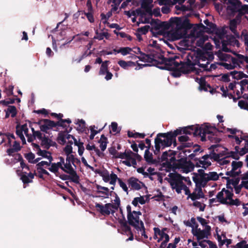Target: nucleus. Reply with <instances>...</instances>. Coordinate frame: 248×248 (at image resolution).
Listing matches in <instances>:
<instances>
[{"label": "nucleus", "mask_w": 248, "mask_h": 248, "mask_svg": "<svg viewBox=\"0 0 248 248\" xmlns=\"http://www.w3.org/2000/svg\"><path fill=\"white\" fill-rule=\"evenodd\" d=\"M141 8L145 10V13L149 14L150 16L153 15L152 10V6L150 5L149 3L143 2L141 5Z\"/></svg>", "instance_id": "obj_34"}, {"label": "nucleus", "mask_w": 248, "mask_h": 248, "mask_svg": "<svg viewBox=\"0 0 248 248\" xmlns=\"http://www.w3.org/2000/svg\"><path fill=\"white\" fill-rule=\"evenodd\" d=\"M96 187L97 189V192L104 194V197L105 198H108L109 196L112 195V193H115V192L113 191H110L108 187L102 186L99 185H96Z\"/></svg>", "instance_id": "obj_18"}, {"label": "nucleus", "mask_w": 248, "mask_h": 248, "mask_svg": "<svg viewBox=\"0 0 248 248\" xmlns=\"http://www.w3.org/2000/svg\"><path fill=\"white\" fill-rule=\"evenodd\" d=\"M117 180L118 181L120 187H122L124 191L126 192V193L128 194V190L126 184L124 182L121 178H118L116 174L112 172L111 173V180L109 182V184L113 186H115Z\"/></svg>", "instance_id": "obj_14"}, {"label": "nucleus", "mask_w": 248, "mask_h": 248, "mask_svg": "<svg viewBox=\"0 0 248 248\" xmlns=\"http://www.w3.org/2000/svg\"><path fill=\"white\" fill-rule=\"evenodd\" d=\"M220 157V154L216 153L215 150H213L211 152L210 158L213 159L215 161H218Z\"/></svg>", "instance_id": "obj_60"}, {"label": "nucleus", "mask_w": 248, "mask_h": 248, "mask_svg": "<svg viewBox=\"0 0 248 248\" xmlns=\"http://www.w3.org/2000/svg\"><path fill=\"white\" fill-rule=\"evenodd\" d=\"M136 231H138V233L140 232V234L142 236H143L144 238L146 239L148 238V236L145 232V229L144 226V223L142 221H140V224L139 225V228L136 227L134 228Z\"/></svg>", "instance_id": "obj_28"}, {"label": "nucleus", "mask_w": 248, "mask_h": 248, "mask_svg": "<svg viewBox=\"0 0 248 248\" xmlns=\"http://www.w3.org/2000/svg\"><path fill=\"white\" fill-rule=\"evenodd\" d=\"M108 71V66L102 64L99 71V74L100 75H105Z\"/></svg>", "instance_id": "obj_61"}, {"label": "nucleus", "mask_w": 248, "mask_h": 248, "mask_svg": "<svg viewBox=\"0 0 248 248\" xmlns=\"http://www.w3.org/2000/svg\"><path fill=\"white\" fill-rule=\"evenodd\" d=\"M118 64L123 69L127 70L129 67H134L136 65L135 62L132 61L126 62L124 60H120Z\"/></svg>", "instance_id": "obj_23"}, {"label": "nucleus", "mask_w": 248, "mask_h": 248, "mask_svg": "<svg viewBox=\"0 0 248 248\" xmlns=\"http://www.w3.org/2000/svg\"><path fill=\"white\" fill-rule=\"evenodd\" d=\"M184 133L186 135L193 134L194 137L199 136L201 138V140L205 141L206 140V135H211L214 134L217 132V129L215 126H211L208 124H206L200 126L199 125H192L184 127Z\"/></svg>", "instance_id": "obj_3"}, {"label": "nucleus", "mask_w": 248, "mask_h": 248, "mask_svg": "<svg viewBox=\"0 0 248 248\" xmlns=\"http://www.w3.org/2000/svg\"><path fill=\"white\" fill-rule=\"evenodd\" d=\"M170 24L172 26H175V31L174 35L176 39L183 37L182 31L186 32L188 30L192 28V25L189 23V20L187 17H172L169 20Z\"/></svg>", "instance_id": "obj_4"}, {"label": "nucleus", "mask_w": 248, "mask_h": 248, "mask_svg": "<svg viewBox=\"0 0 248 248\" xmlns=\"http://www.w3.org/2000/svg\"><path fill=\"white\" fill-rule=\"evenodd\" d=\"M98 142L100 143V147L101 150L104 151L106 149L107 143H108L107 138L104 135H102Z\"/></svg>", "instance_id": "obj_30"}, {"label": "nucleus", "mask_w": 248, "mask_h": 248, "mask_svg": "<svg viewBox=\"0 0 248 248\" xmlns=\"http://www.w3.org/2000/svg\"><path fill=\"white\" fill-rule=\"evenodd\" d=\"M201 165H202V168L206 169L207 168L211 165V162L209 161L202 160L201 159L198 158L195 163V166L198 168L201 167Z\"/></svg>", "instance_id": "obj_26"}, {"label": "nucleus", "mask_w": 248, "mask_h": 248, "mask_svg": "<svg viewBox=\"0 0 248 248\" xmlns=\"http://www.w3.org/2000/svg\"><path fill=\"white\" fill-rule=\"evenodd\" d=\"M63 151L66 155L71 154L73 153V148L72 146L68 144L66 145L63 149Z\"/></svg>", "instance_id": "obj_63"}, {"label": "nucleus", "mask_w": 248, "mask_h": 248, "mask_svg": "<svg viewBox=\"0 0 248 248\" xmlns=\"http://www.w3.org/2000/svg\"><path fill=\"white\" fill-rule=\"evenodd\" d=\"M195 165L190 161H187L186 164L181 169L183 172L188 173L192 171L194 168Z\"/></svg>", "instance_id": "obj_29"}, {"label": "nucleus", "mask_w": 248, "mask_h": 248, "mask_svg": "<svg viewBox=\"0 0 248 248\" xmlns=\"http://www.w3.org/2000/svg\"><path fill=\"white\" fill-rule=\"evenodd\" d=\"M218 64L223 66L225 69L228 70L233 69L236 67V65H233L231 63H227L226 62H219L218 63Z\"/></svg>", "instance_id": "obj_54"}, {"label": "nucleus", "mask_w": 248, "mask_h": 248, "mask_svg": "<svg viewBox=\"0 0 248 248\" xmlns=\"http://www.w3.org/2000/svg\"><path fill=\"white\" fill-rule=\"evenodd\" d=\"M180 59V56L174 55L169 58H165L163 55H160L158 59L159 64L155 65L161 69H166L169 71H171V75L174 78L180 77L182 74H188V70L182 68V66L180 65V62L178 60Z\"/></svg>", "instance_id": "obj_1"}, {"label": "nucleus", "mask_w": 248, "mask_h": 248, "mask_svg": "<svg viewBox=\"0 0 248 248\" xmlns=\"http://www.w3.org/2000/svg\"><path fill=\"white\" fill-rule=\"evenodd\" d=\"M13 89L14 86L13 85H9L5 89L4 92L6 93L7 96H10L13 95Z\"/></svg>", "instance_id": "obj_57"}, {"label": "nucleus", "mask_w": 248, "mask_h": 248, "mask_svg": "<svg viewBox=\"0 0 248 248\" xmlns=\"http://www.w3.org/2000/svg\"><path fill=\"white\" fill-rule=\"evenodd\" d=\"M27 174V173L26 172H23L20 175V179L22 180L24 184L32 182V180H31Z\"/></svg>", "instance_id": "obj_40"}, {"label": "nucleus", "mask_w": 248, "mask_h": 248, "mask_svg": "<svg viewBox=\"0 0 248 248\" xmlns=\"http://www.w3.org/2000/svg\"><path fill=\"white\" fill-rule=\"evenodd\" d=\"M95 127L94 125L91 126L90 129L91 131V135H90V139L91 140H93L94 139V136L98 133L100 132V131L103 129V128L99 129L98 131L95 130L94 129Z\"/></svg>", "instance_id": "obj_49"}, {"label": "nucleus", "mask_w": 248, "mask_h": 248, "mask_svg": "<svg viewBox=\"0 0 248 248\" xmlns=\"http://www.w3.org/2000/svg\"><path fill=\"white\" fill-rule=\"evenodd\" d=\"M169 176L171 188L175 189L178 194L181 193L185 185L183 182L182 176L178 173H170Z\"/></svg>", "instance_id": "obj_6"}, {"label": "nucleus", "mask_w": 248, "mask_h": 248, "mask_svg": "<svg viewBox=\"0 0 248 248\" xmlns=\"http://www.w3.org/2000/svg\"><path fill=\"white\" fill-rule=\"evenodd\" d=\"M133 52L136 54H140V56H137L140 61L143 62H147L151 63L153 65H158L159 64L158 61L160 55L161 54L158 53L155 51L151 52L150 54H146L141 51L139 47H134Z\"/></svg>", "instance_id": "obj_5"}, {"label": "nucleus", "mask_w": 248, "mask_h": 248, "mask_svg": "<svg viewBox=\"0 0 248 248\" xmlns=\"http://www.w3.org/2000/svg\"><path fill=\"white\" fill-rule=\"evenodd\" d=\"M72 128L70 127L69 130L66 129L63 132H60L59 133L58 136L57 138V140L61 144L64 145L66 143L65 133L70 132Z\"/></svg>", "instance_id": "obj_22"}, {"label": "nucleus", "mask_w": 248, "mask_h": 248, "mask_svg": "<svg viewBox=\"0 0 248 248\" xmlns=\"http://www.w3.org/2000/svg\"><path fill=\"white\" fill-rule=\"evenodd\" d=\"M95 33L96 35L94 36L93 39H98L99 40H102L104 38H105L106 39H109L110 36V34L107 32L98 33L97 30L96 31Z\"/></svg>", "instance_id": "obj_31"}, {"label": "nucleus", "mask_w": 248, "mask_h": 248, "mask_svg": "<svg viewBox=\"0 0 248 248\" xmlns=\"http://www.w3.org/2000/svg\"><path fill=\"white\" fill-rule=\"evenodd\" d=\"M125 159L130 160L134 156V153L132 152L130 150H125Z\"/></svg>", "instance_id": "obj_56"}, {"label": "nucleus", "mask_w": 248, "mask_h": 248, "mask_svg": "<svg viewBox=\"0 0 248 248\" xmlns=\"http://www.w3.org/2000/svg\"><path fill=\"white\" fill-rule=\"evenodd\" d=\"M198 225L197 224L195 229H192V233L196 237L198 241L204 238H208L211 235V228L210 226H206L203 230L198 228Z\"/></svg>", "instance_id": "obj_8"}, {"label": "nucleus", "mask_w": 248, "mask_h": 248, "mask_svg": "<svg viewBox=\"0 0 248 248\" xmlns=\"http://www.w3.org/2000/svg\"><path fill=\"white\" fill-rule=\"evenodd\" d=\"M207 176H208L207 181H217L219 179L218 174L215 171L209 172V174H207Z\"/></svg>", "instance_id": "obj_43"}, {"label": "nucleus", "mask_w": 248, "mask_h": 248, "mask_svg": "<svg viewBox=\"0 0 248 248\" xmlns=\"http://www.w3.org/2000/svg\"><path fill=\"white\" fill-rule=\"evenodd\" d=\"M126 211H127V220L126 221L127 223L130 222L131 223H132V219H134L133 218V211H131V207L130 205H127L126 206Z\"/></svg>", "instance_id": "obj_36"}, {"label": "nucleus", "mask_w": 248, "mask_h": 248, "mask_svg": "<svg viewBox=\"0 0 248 248\" xmlns=\"http://www.w3.org/2000/svg\"><path fill=\"white\" fill-rule=\"evenodd\" d=\"M196 190L197 189L196 188L195 189V191L192 193L191 200L193 201H195L196 200L200 199V198H204V194L202 192V189L201 186L199 187L197 193L196 192Z\"/></svg>", "instance_id": "obj_21"}, {"label": "nucleus", "mask_w": 248, "mask_h": 248, "mask_svg": "<svg viewBox=\"0 0 248 248\" xmlns=\"http://www.w3.org/2000/svg\"><path fill=\"white\" fill-rule=\"evenodd\" d=\"M47 154L51 155L50 152L47 151V150H42L41 149H39V152H37V154L38 155L41 156L44 158L47 157Z\"/></svg>", "instance_id": "obj_59"}, {"label": "nucleus", "mask_w": 248, "mask_h": 248, "mask_svg": "<svg viewBox=\"0 0 248 248\" xmlns=\"http://www.w3.org/2000/svg\"><path fill=\"white\" fill-rule=\"evenodd\" d=\"M113 194H114L115 195V199L114 200L115 204H113L114 206H112V208L114 209L117 210L118 208L120 207L121 201L119 197L115 192V193H112V195Z\"/></svg>", "instance_id": "obj_46"}, {"label": "nucleus", "mask_w": 248, "mask_h": 248, "mask_svg": "<svg viewBox=\"0 0 248 248\" xmlns=\"http://www.w3.org/2000/svg\"><path fill=\"white\" fill-rule=\"evenodd\" d=\"M144 157L148 164H154L155 163V160L153 159L152 154L150 152L148 149L145 150Z\"/></svg>", "instance_id": "obj_27"}, {"label": "nucleus", "mask_w": 248, "mask_h": 248, "mask_svg": "<svg viewBox=\"0 0 248 248\" xmlns=\"http://www.w3.org/2000/svg\"><path fill=\"white\" fill-rule=\"evenodd\" d=\"M41 141V145L46 150L49 149V142H50V139L45 135L43 136L42 139H40Z\"/></svg>", "instance_id": "obj_32"}, {"label": "nucleus", "mask_w": 248, "mask_h": 248, "mask_svg": "<svg viewBox=\"0 0 248 248\" xmlns=\"http://www.w3.org/2000/svg\"><path fill=\"white\" fill-rule=\"evenodd\" d=\"M51 167L48 168V170L52 172L55 173L56 176H59V172L57 166L55 165V163H52L50 164Z\"/></svg>", "instance_id": "obj_48"}, {"label": "nucleus", "mask_w": 248, "mask_h": 248, "mask_svg": "<svg viewBox=\"0 0 248 248\" xmlns=\"http://www.w3.org/2000/svg\"><path fill=\"white\" fill-rule=\"evenodd\" d=\"M191 59H193V56L188 55L187 56V61L186 62H182L180 60V59L178 61V62H180V65L182 66V68H184L186 70H188V74L192 71L194 69V66L197 64V61L194 62H192Z\"/></svg>", "instance_id": "obj_12"}, {"label": "nucleus", "mask_w": 248, "mask_h": 248, "mask_svg": "<svg viewBox=\"0 0 248 248\" xmlns=\"http://www.w3.org/2000/svg\"><path fill=\"white\" fill-rule=\"evenodd\" d=\"M230 75L232 76L233 78L235 79H241L243 78H248V75L244 74L242 71L238 72L237 71H232L230 73Z\"/></svg>", "instance_id": "obj_24"}, {"label": "nucleus", "mask_w": 248, "mask_h": 248, "mask_svg": "<svg viewBox=\"0 0 248 248\" xmlns=\"http://www.w3.org/2000/svg\"><path fill=\"white\" fill-rule=\"evenodd\" d=\"M241 201L238 199L235 200L232 199L229 202H228L227 205L239 206L241 204Z\"/></svg>", "instance_id": "obj_58"}, {"label": "nucleus", "mask_w": 248, "mask_h": 248, "mask_svg": "<svg viewBox=\"0 0 248 248\" xmlns=\"http://www.w3.org/2000/svg\"><path fill=\"white\" fill-rule=\"evenodd\" d=\"M64 166V168L67 170V173L70 174L75 171L72 167L71 163H66Z\"/></svg>", "instance_id": "obj_64"}, {"label": "nucleus", "mask_w": 248, "mask_h": 248, "mask_svg": "<svg viewBox=\"0 0 248 248\" xmlns=\"http://www.w3.org/2000/svg\"><path fill=\"white\" fill-rule=\"evenodd\" d=\"M69 175V180L76 184L79 183V177L77 174V172L76 171L70 173Z\"/></svg>", "instance_id": "obj_35"}, {"label": "nucleus", "mask_w": 248, "mask_h": 248, "mask_svg": "<svg viewBox=\"0 0 248 248\" xmlns=\"http://www.w3.org/2000/svg\"><path fill=\"white\" fill-rule=\"evenodd\" d=\"M7 111L9 114H11V117L14 118L17 114V109L14 106H8V108L7 109Z\"/></svg>", "instance_id": "obj_41"}, {"label": "nucleus", "mask_w": 248, "mask_h": 248, "mask_svg": "<svg viewBox=\"0 0 248 248\" xmlns=\"http://www.w3.org/2000/svg\"><path fill=\"white\" fill-rule=\"evenodd\" d=\"M217 201L223 204H227L228 201L224 198V193L222 192H219L216 196Z\"/></svg>", "instance_id": "obj_38"}, {"label": "nucleus", "mask_w": 248, "mask_h": 248, "mask_svg": "<svg viewBox=\"0 0 248 248\" xmlns=\"http://www.w3.org/2000/svg\"><path fill=\"white\" fill-rule=\"evenodd\" d=\"M196 81L199 84V89L201 91H208V88H211L209 84H206L204 78L201 77L200 78H196Z\"/></svg>", "instance_id": "obj_19"}, {"label": "nucleus", "mask_w": 248, "mask_h": 248, "mask_svg": "<svg viewBox=\"0 0 248 248\" xmlns=\"http://www.w3.org/2000/svg\"><path fill=\"white\" fill-rule=\"evenodd\" d=\"M176 152L172 150L164 152L161 157V162L165 161L163 163L162 166L169 169H172V163L176 160L175 155Z\"/></svg>", "instance_id": "obj_7"}, {"label": "nucleus", "mask_w": 248, "mask_h": 248, "mask_svg": "<svg viewBox=\"0 0 248 248\" xmlns=\"http://www.w3.org/2000/svg\"><path fill=\"white\" fill-rule=\"evenodd\" d=\"M78 125L79 127L77 128L78 131L83 132L85 129V121L81 120H78V123L76 124Z\"/></svg>", "instance_id": "obj_44"}, {"label": "nucleus", "mask_w": 248, "mask_h": 248, "mask_svg": "<svg viewBox=\"0 0 248 248\" xmlns=\"http://www.w3.org/2000/svg\"><path fill=\"white\" fill-rule=\"evenodd\" d=\"M113 204L108 203L104 205L99 203H96L95 207L97 208V211L103 216H108L111 213L113 215L115 211L112 208Z\"/></svg>", "instance_id": "obj_10"}, {"label": "nucleus", "mask_w": 248, "mask_h": 248, "mask_svg": "<svg viewBox=\"0 0 248 248\" xmlns=\"http://www.w3.org/2000/svg\"><path fill=\"white\" fill-rule=\"evenodd\" d=\"M193 205L194 206L198 207L200 211H204L206 207V205L205 204H202L200 202L196 201H194Z\"/></svg>", "instance_id": "obj_51"}, {"label": "nucleus", "mask_w": 248, "mask_h": 248, "mask_svg": "<svg viewBox=\"0 0 248 248\" xmlns=\"http://www.w3.org/2000/svg\"><path fill=\"white\" fill-rule=\"evenodd\" d=\"M150 28V26L146 25L138 28L137 31L142 34H146L148 32Z\"/></svg>", "instance_id": "obj_50"}, {"label": "nucleus", "mask_w": 248, "mask_h": 248, "mask_svg": "<svg viewBox=\"0 0 248 248\" xmlns=\"http://www.w3.org/2000/svg\"><path fill=\"white\" fill-rule=\"evenodd\" d=\"M24 157L29 163H33V161L35 158V155L32 152H30L29 153L25 154Z\"/></svg>", "instance_id": "obj_45"}, {"label": "nucleus", "mask_w": 248, "mask_h": 248, "mask_svg": "<svg viewBox=\"0 0 248 248\" xmlns=\"http://www.w3.org/2000/svg\"><path fill=\"white\" fill-rule=\"evenodd\" d=\"M15 102V99L14 98H9L8 100H1L0 101V104H2L4 106H8L9 104H13Z\"/></svg>", "instance_id": "obj_62"}, {"label": "nucleus", "mask_w": 248, "mask_h": 248, "mask_svg": "<svg viewBox=\"0 0 248 248\" xmlns=\"http://www.w3.org/2000/svg\"><path fill=\"white\" fill-rule=\"evenodd\" d=\"M36 169L37 171L38 177L39 178L42 179V180H45V178L43 176V174H46L47 176H50V173L44 168H39V169Z\"/></svg>", "instance_id": "obj_33"}, {"label": "nucleus", "mask_w": 248, "mask_h": 248, "mask_svg": "<svg viewBox=\"0 0 248 248\" xmlns=\"http://www.w3.org/2000/svg\"><path fill=\"white\" fill-rule=\"evenodd\" d=\"M133 214L134 219H132V223L128 222V224L134 228L137 227L139 228V225L140 224V221H141L140 220L139 216L141 215V213L140 211H133Z\"/></svg>", "instance_id": "obj_17"}, {"label": "nucleus", "mask_w": 248, "mask_h": 248, "mask_svg": "<svg viewBox=\"0 0 248 248\" xmlns=\"http://www.w3.org/2000/svg\"><path fill=\"white\" fill-rule=\"evenodd\" d=\"M186 157H183L176 160L172 162V168L173 169H182L186 164H187Z\"/></svg>", "instance_id": "obj_20"}, {"label": "nucleus", "mask_w": 248, "mask_h": 248, "mask_svg": "<svg viewBox=\"0 0 248 248\" xmlns=\"http://www.w3.org/2000/svg\"><path fill=\"white\" fill-rule=\"evenodd\" d=\"M44 124L41 126V131L47 133V131L55 127V122L49 119H45Z\"/></svg>", "instance_id": "obj_16"}, {"label": "nucleus", "mask_w": 248, "mask_h": 248, "mask_svg": "<svg viewBox=\"0 0 248 248\" xmlns=\"http://www.w3.org/2000/svg\"><path fill=\"white\" fill-rule=\"evenodd\" d=\"M20 127L19 124H17L16 126V134L20 138L23 144H25L26 143V139L23 134V132L21 131L18 130V128Z\"/></svg>", "instance_id": "obj_39"}, {"label": "nucleus", "mask_w": 248, "mask_h": 248, "mask_svg": "<svg viewBox=\"0 0 248 248\" xmlns=\"http://www.w3.org/2000/svg\"><path fill=\"white\" fill-rule=\"evenodd\" d=\"M203 22L206 26H205L202 23H200L196 25V26L194 28V30L195 31L200 30V31L203 30L204 32L208 33H213L217 30L216 25L211 22H210L208 19H205L204 20Z\"/></svg>", "instance_id": "obj_9"}, {"label": "nucleus", "mask_w": 248, "mask_h": 248, "mask_svg": "<svg viewBox=\"0 0 248 248\" xmlns=\"http://www.w3.org/2000/svg\"><path fill=\"white\" fill-rule=\"evenodd\" d=\"M237 21L236 19H232L230 21L229 29L237 37H239V33L236 30Z\"/></svg>", "instance_id": "obj_25"}, {"label": "nucleus", "mask_w": 248, "mask_h": 248, "mask_svg": "<svg viewBox=\"0 0 248 248\" xmlns=\"http://www.w3.org/2000/svg\"><path fill=\"white\" fill-rule=\"evenodd\" d=\"M243 163L242 161H233L232 162V169L233 170H236L238 168L242 167Z\"/></svg>", "instance_id": "obj_47"}, {"label": "nucleus", "mask_w": 248, "mask_h": 248, "mask_svg": "<svg viewBox=\"0 0 248 248\" xmlns=\"http://www.w3.org/2000/svg\"><path fill=\"white\" fill-rule=\"evenodd\" d=\"M227 4L228 12L230 14L234 15L237 11L240 10L242 2L240 0H228Z\"/></svg>", "instance_id": "obj_11"}, {"label": "nucleus", "mask_w": 248, "mask_h": 248, "mask_svg": "<svg viewBox=\"0 0 248 248\" xmlns=\"http://www.w3.org/2000/svg\"><path fill=\"white\" fill-rule=\"evenodd\" d=\"M184 127H179L174 131H170L167 133H158L155 139V150L154 153L155 155H158L160 149L169 147L171 145L172 138L176 137L179 135L185 134L184 133Z\"/></svg>", "instance_id": "obj_2"}, {"label": "nucleus", "mask_w": 248, "mask_h": 248, "mask_svg": "<svg viewBox=\"0 0 248 248\" xmlns=\"http://www.w3.org/2000/svg\"><path fill=\"white\" fill-rule=\"evenodd\" d=\"M127 184L132 189L139 190L141 188L140 184L144 185V184L139 181V180L134 177H130L127 180Z\"/></svg>", "instance_id": "obj_15"}, {"label": "nucleus", "mask_w": 248, "mask_h": 248, "mask_svg": "<svg viewBox=\"0 0 248 248\" xmlns=\"http://www.w3.org/2000/svg\"><path fill=\"white\" fill-rule=\"evenodd\" d=\"M18 130L21 131L22 132H24L26 136L28 137V135H29V134L28 133L29 129L27 127V124H25L21 126L20 125V127L18 128Z\"/></svg>", "instance_id": "obj_55"}, {"label": "nucleus", "mask_w": 248, "mask_h": 248, "mask_svg": "<svg viewBox=\"0 0 248 248\" xmlns=\"http://www.w3.org/2000/svg\"><path fill=\"white\" fill-rule=\"evenodd\" d=\"M238 106L241 108L248 110V103L245 100H240L238 103Z\"/></svg>", "instance_id": "obj_53"}, {"label": "nucleus", "mask_w": 248, "mask_h": 248, "mask_svg": "<svg viewBox=\"0 0 248 248\" xmlns=\"http://www.w3.org/2000/svg\"><path fill=\"white\" fill-rule=\"evenodd\" d=\"M132 50V49L129 47H120L118 49V53H121L123 56H125Z\"/></svg>", "instance_id": "obj_42"}, {"label": "nucleus", "mask_w": 248, "mask_h": 248, "mask_svg": "<svg viewBox=\"0 0 248 248\" xmlns=\"http://www.w3.org/2000/svg\"><path fill=\"white\" fill-rule=\"evenodd\" d=\"M207 138L211 142L215 143H219L221 141L220 139L215 137L214 134L208 136Z\"/></svg>", "instance_id": "obj_52"}, {"label": "nucleus", "mask_w": 248, "mask_h": 248, "mask_svg": "<svg viewBox=\"0 0 248 248\" xmlns=\"http://www.w3.org/2000/svg\"><path fill=\"white\" fill-rule=\"evenodd\" d=\"M119 224L121 225L123 231L127 235H130V237L126 239V241L133 240L134 239L133 234L131 231L130 227L128 225L127 222L124 217H123V219L119 221Z\"/></svg>", "instance_id": "obj_13"}, {"label": "nucleus", "mask_w": 248, "mask_h": 248, "mask_svg": "<svg viewBox=\"0 0 248 248\" xmlns=\"http://www.w3.org/2000/svg\"><path fill=\"white\" fill-rule=\"evenodd\" d=\"M101 176L102 177L103 181L106 183L109 182L111 180V174L109 175V172L107 170H103Z\"/></svg>", "instance_id": "obj_37"}]
</instances>
